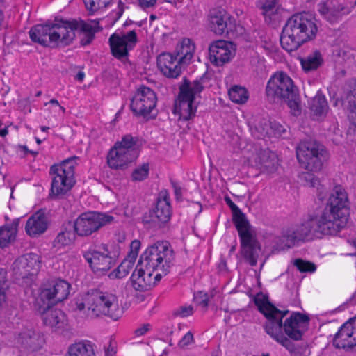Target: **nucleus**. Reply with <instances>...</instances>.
Returning a JSON list of instances; mask_svg holds the SVG:
<instances>
[{
	"label": "nucleus",
	"instance_id": "36",
	"mask_svg": "<svg viewBox=\"0 0 356 356\" xmlns=\"http://www.w3.org/2000/svg\"><path fill=\"white\" fill-rule=\"evenodd\" d=\"M229 99L238 104H245L249 99L248 90L241 86L234 85L228 91Z\"/></svg>",
	"mask_w": 356,
	"mask_h": 356
},
{
	"label": "nucleus",
	"instance_id": "47",
	"mask_svg": "<svg viewBox=\"0 0 356 356\" xmlns=\"http://www.w3.org/2000/svg\"><path fill=\"white\" fill-rule=\"evenodd\" d=\"M140 248V242L138 240H134L131 243L130 245V251L127 254V257L130 259H133L134 261L136 260V258L138 254L139 250Z\"/></svg>",
	"mask_w": 356,
	"mask_h": 356
},
{
	"label": "nucleus",
	"instance_id": "42",
	"mask_svg": "<svg viewBox=\"0 0 356 356\" xmlns=\"http://www.w3.org/2000/svg\"><path fill=\"white\" fill-rule=\"evenodd\" d=\"M307 177L310 180V186L316 188L318 198L319 200L323 201L327 197L326 188L320 183L319 179L316 178L313 175L308 174Z\"/></svg>",
	"mask_w": 356,
	"mask_h": 356
},
{
	"label": "nucleus",
	"instance_id": "63",
	"mask_svg": "<svg viewBox=\"0 0 356 356\" xmlns=\"http://www.w3.org/2000/svg\"><path fill=\"white\" fill-rule=\"evenodd\" d=\"M155 19H156V16H155V15H150V20H151V21H153V20H154Z\"/></svg>",
	"mask_w": 356,
	"mask_h": 356
},
{
	"label": "nucleus",
	"instance_id": "60",
	"mask_svg": "<svg viewBox=\"0 0 356 356\" xmlns=\"http://www.w3.org/2000/svg\"><path fill=\"white\" fill-rule=\"evenodd\" d=\"M8 134V130L7 127H5L2 129H0V136L5 137Z\"/></svg>",
	"mask_w": 356,
	"mask_h": 356
},
{
	"label": "nucleus",
	"instance_id": "10",
	"mask_svg": "<svg viewBox=\"0 0 356 356\" xmlns=\"http://www.w3.org/2000/svg\"><path fill=\"white\" fill-rule=\"evenodd\" d=\"M76 156L68 158L59 164L53 165L50 168L52 175L51 191L58 196L65 194L74 186V169L76 165Z\"/></svg>",
	"mask_w": 356,
	"mask_h": 356
},
{
	"label": "nucleus",
	"instance_id": "57",
	"mask_svg": "<svg viewBox=\"0 0 356 356\" xmlns=\"http://www.w3.org/2000/svg\"><path fill=\"white\" fill-rule=\"evenodd\" d=\"M84 77H85V73L82 71H80L76 74V75L75 76V79L79 82H82L83 81Z\"/></svg>",
	"mask_w": 356,
	"mask_h": 356
},
{
	"label": "nucleus",
	"instance_id": "22",
	"mask_svg": "<svg viewBox=\"0 0 356 356\" xmlns=\"http://www.w3.org/2000/svg\"><path fill=\"white\" fill-rule=\"evenodd\" d=\"M255 166L262 172L270 174L275 172L278 167L277 158L268 149L261 150L252 157Z\"/></svg>",
	"mask_w": 356,
	"mask_h": 356
},
{
	"label": "nucleus",
	"instance_id": "50",
	"mask_svg": "<svg viewBox=\"0 0 356 356\" xmlns=\"http://www.w3.org/2000/svg\"><path fill=\"white\" fill-rule=\"evenodd\" d=\"M124 10V5L121 1H119L117 9L113 12V15L115 17V21L118 20L121 17Z\"/></svg>",
	"mask_w": 356,
	"mask_h": 356
},
{
	"label": "nucleus",
	"instance_id": "55",
	"mask_svg": "<svg viewBox=\"0 0 356 356\" xmlns=\"http://www.w3.org/2000/svg\"><path fill=\"white\" fill-rule=\"evenodd\" d=\"M272 128L275 129V134H277L279 136H281L283 134L286 132V129L283 127L282 125L280 124L274 123L272 125Z\"/></svg>",
	"mask_w": 356,
	"mask_h": 356
},
{
	"label": "nucleus",
	"instance_id": "24",
	"mask_svg": "<svg viewBox=\"0 0 356 356\" xmlns=\"http://www.w3.org/2000/svg\"><path fill=\"white\" fill-rule=\"evenodd\" d=\"M48 227V218L42 211L33 213L26 221L25 231L26 234L35 237L43 234Z\"/></svg>",
	"mask_w": 356,
	"mask_h": 356
},
{
	"label": "nucleus",
	"instance_id": "31",
	"mask_svg": "<svg viewBox=\"0 0 356 356\" xmlns=\"http://www.w3.org/2000/svg\"><path fill=\"white\" fill-rule=\"evenodd\" d=\"M302 68L305 72H310L316 70L323 64L322 54L318 50H315L305 57L300 58Z\"/></svg>",
	"mask_w": 356,
	"mask_h": 356
},
{
	"label": "nucleus",
	"instance_id": "23",
	"mask_svg": "<svg viewBox=\"0 0 356 356\" xmlns=\"http://www.w3.org/2000/svg\"><path fill=\"white\" fill-rule=\"evenodd\" d=\"M153 213L158 222L161 224L166 223L170 220L172 210L170 202V195L166 190L159 193Z\"/></svg>",
	"mask_w": 356,
	"mask_h": 356
},
{
	"label": "nucleus",
	"instance_id": "30",
	"mask_svg": "<svg viewBox=\"0 0 356 356\" xmlns=\"http://www.w3.org/2000/svg\"><path fill=\"white\" fill-rule=\"evenodd\" d=\"M195 52V44L189 38H184L175 48V55L185 65L191 60Z\"/></svg>",
	"mask_w": 356,
	"mask_h": 356
},
{
	"label": "nucleus",
	"instance_id": "52",
	"mask_svg": "<svg viewBox=\"0 0 356 356\" xmlns=\"http://www.w3.org/2000/svg\"><path fill=\"white\" fill-rule=\"evenodd\" d=\"M67 241H68V240L66 238L65 233L61 232V233H59L57 235V236L56 237V238L54 240V244L65 245L67 243Z\"/></svg>",
	"mask_w": 356,
	"mask_h": 356
},
{
	"label": "nucleus",
	"instance_id": "40",
	"mask_svg": "<svg viewBox=\"0 0 356 356\" xmlns=\"http://www.w3.org/2000/svg\"><path fill=\"white\" fill-rule=\"evenodd\" d=\"M283 100L287 102L289 107L291 108V112L293 115L296 116L300 114V100L298 89L292 92L289 97H286V99Z\"/></svg>",
	"mask_w": 356,
	"mask_h": 356
},
{
	"label": "nucleus",
	"instance_id": "51",
	"mask_svg": "<svg viewBox=\"0 0 356 356\" xmlns=\"http://www.w3.org/2000/svg\"><path fill=\"white\" fill-rule=\"evenodd\" d=\"M151 328V325L149 323L144 324L141 327L137 328L134 333L136 336L140 337L146 334Z\"/></svg>",
	"mask_w": 356,
	"mask_h": 356
},
{
	"label": "nucleus",
	"instance_id": "19",
	"mask_svg": "<svg viewBox=\"0 0 356 356\" xmlns=\"http://www.w3.org/2000/svg\"><path fill=\"white\" fill-rule=\"evenodd\" d=\"M333 345L337 348H351L356 346V317L343 323L336 333Z\"/></svg>",
	"mask_w": 356,
	"mask_h": 356
},
{
	"label": "nucleus",
	"instance_id": "25",
	"mask_svg": "<svg viewBox=\"0 0 356 356\" xmlns=\"http://www.w3.org/2000/svg\"><path fill=\"white\" fill-rule=\"evenodd\" d=\"M15 266L26 275H33L38 273L41 266L40 257L35 253L24 254L15 262Z\"/></svg>",
	"mask_w": 356,
	"mask_h": 356
},
{
	"label": "nucleus",
	"instance_id": "59",
	"mask_svg": "<svg viewBox=\"0 0 356 356\" xmlns=\"http://www.w3.org/2000/svg\"><path fill=\"white\" fill-rule=\"evenodd\" d=\"M115 351L114 350L113 348L108 347L107 350H106V356H115Z\"/></svg>",
	"mask_w": 356,
	"mask_h": 356
},
{
	"label": "nucleus",
	"instance_id": "54",
	"mask_svg": "<svg viewBox=\"0 0 356 356\" xmlns=\"http://www.w3.org/2000/svg\"><path fill=\"white\" fill-rule=\"evenodd\" d=\"M140 6L143 8H149L155 6L157 0H138Z\"/></svg>",
	"mask_w": 356,
	"mask_h": 356
},
{
	"label": "nucleus",
	"instance_id": "34",
	"mask_svg": "<svg viewBox=\"0 0 356 356\" xmlns=\"http://www.w3.org/2000/svg\"><path fill=\"white\" fill-rule=\"evenodd\" d=\"M19 220H15L11 225L0 227V248L7 246L15 240Z\"/></svg>",
	"mask_w": 356,
	"mask_h": 356
},
{
	"label": "nucleus",
	"instance_id": "38",
	"mask_svg": "<svg viewBox=\"0 0 356 356\" xmlns=\"http://www.w3.org/2000/svg\"><path fill=\"white\" fill-rule=\"evenodd\" d=\"M78 24L79 27L75 31V33L79 30L82 34V37L80 41L81 44L82 46H86L90 44L95 37V31L92 26L90 24L85 22H78Z\"/></svg>",
	"mask_w": 356,
	"mask_h": 356
},
{
	"label": "nucleus",
	"instance_id": "13",
	"mask_svg": "<svg viewBox=\"0 0 356 356\" xmlns=\"http://www.w3.org/2000/svg\"><path fill=\"white\" fill-rule=\"evenodd\" d=\"M115 218L107 213L97 211L85 212L74 222V230L80 236H88L101 227L113 222Z\"/></svg>",
	"mask_w": 356,
	"mask_h": 356
},
{
	"label": "nucleus",
	"instance_id": "11",
	"mask_svg": "<svg viewBox=\"0 0 356 356\" xmlns=\"http://www.w3.org/2000/svg\"><path fill=\"white\" fill-rule=\"evenodd\" d=\"M327 156L324 147L315 140L301 141L296 147V156L300 166L309 171H318Z\"/></svg>",
	"mask_w": 356,
	"mask_h": 356
},
{
	"label": "nucleus",
	"instance_id": "61",
	"mask_svg": "<svg viewBox=\"0 0 356 356\" xmlns=\"http://www.w3.org/2000/svg\"><path fill=\"white\" fill-rule=\"evenodd\" d=\"M40 129H41L42 131L44 132V131H48L49 129V127H45V126H42L40 127Z\"/></svg>",
	"mask_w": 356,
	"mask_h": 356
},
{
	"label": "nucleus",
	"instance_id": "49",
	"mask_svg": "<svg viewBox=\"0 0 356 356\" xmlns=\"http://www.w3.org/2000/svg\"><path fill=\"white\" fill-rule=\"evenodd\" d=\"M194 309L193 306H183L181 307L177 312V314L181 317H187L193 314Z\"/></svg>",
	"mask_w": 356,
	"mask_h": 356
},
{
	"label": "nucleus",
	"instance_id": "3",
	"mask_svg": "<svg viewBox=\"0 0 356 356\" xmlns=\"http://www.w3.org/2000/svg\"><path fill=\"white\" fill-rule=\"evenodd\" d=\"M79 27L76 20H60L54 23L37 24L29 32L31 40L44 47L67 46L75 38V31Z\"/></svg>",
	"mask_w": 356,
	"mask_h": 356
},
{
	"label": "nucleus",
	"instance_id": "8",
	"mask_svg": "<svg viewBox=\"0 0 356 356\" xmlns=\"http://www.w3.org/2000/svg\"><path fill=\"white\" fill-rule=\"evenodd\" d=\"M202 78L193 81L186 78L179 85L178 102L175 104L174 111L179 115V119L187 121L195 115L197 106L194 105L195 99L200 96L204 89Z\"/></svg>",
	"mask_w": 356,
	"mask_h": 356
},
{
	"label": "nucleus",
	"instance_id": "48",
	"mask_svg": "<svg viewBox=\"0 0 356 356\" xmlns=\"http://www.w3.org/2000/svg\"><path fill=\"white\" fill-rule=\"evenodd\" d=\"M194 338L193 334L191 332H188L179 341V346L181 348H184L186 346L191 344L193 342Z\"/></svg>",
	"mask_w": 356,
	"mask_h": 356
},
{
	"label": "nucleus",
	"instance_id": "35",
	"mask_svg": "<svg viewBox=\"0 0 356 356\" xmlns=\"http://www.w3.org/2000/svg\"><path fill=\"white\" fill-rule=\"evenodd\" d=\"M309 107L314 115L318 118L322 117L327 112L328 109L325 97L318 92L312 99Z\"/></svg>",
	"mask_w": 356,
	"mask_h": 356
},
{
	"label": "nucleus",
	"instance_id": "44",
	"mask_svg": "<svg viewBox=\"0 0 356 356\" xmlns=\"http://www.w3.org/2000/svg\"><path fill=\"white\" fill-rule=\"evenodd\" d=\"M193 300L195 304L206 310L209 305V296L207 293L197 291L194 293Z\"/></svg>",
	"mask_w": 356,
	"mask_h": 356
},
{
	"label": "nucleus",
	"instance_id": "2",
	"mask_svg": "<svg viewBox=\"0 0 356 356\" xmlns=\"http://www.w3.org/2000/svg\"><path fill=\"white\" fill-rule=\"evenodd\" d=\"M255 304L266 318L264 325L266 332L287 350L295 353L296 345L291 340L302 339L307 328L309 318L300 313H293L283 323L282 319L289 313L288 310L278 309L264 298H256Z\"/></svg>",
	"mask_w": 356,
	"mask_h": 356
},
{
	"label": "nucleus",
	"instance_id": "28",
	"mask_svg": "<svg viewBox=\"0 0 356 356\" xmlns=\"http://www.w3.org/2000/svg\"><path fill=\"white\" fill-rule=\"evenodd\" d=\"M44 323L56 330L63 329L67 325V318L65 313L58 309H48L42 314Z\"/></svg>",
	"mask_w": 356,
	"mask_h": 356
},
{
	"label": "nucleus",
	"instance_id": "14",
	"mask_svg": "<svg viewBox=\"0 0 356 356\" xmlns=\"http://www.w3.org/2000/svg\"><path fill=\"white\" fill-rule=\"evenodd\" d=\"M296 89L293 80L286 73L277 72L268 81L266 94L268 100L274 103L286 99Z\"/></svg>",
	"mask_w": 356,
	"mask_h": 356
},
{
	"label": "nucleus",
	"instance_id": "12",
	"mask_svg": "<svg viewBox=\"0 0 356 356\" xmlns=\"http://www.w3.org/2000/svg\"><path fill=\"white\" fill-rule=\"evenodd\" d=\"M83 257L95 273H104L116 263L117 254L109 250L108 245L99 244L90 246L84 252Z\"/></svg>",
	"mask_w": 356,
	"mask_h": 356
},
{
	"label": "nucleus",
	"instance_id": "17",
	"mask_svg": "<svg viewBox=\"0 0 356 356\" xmlns=\"http://www.w3.org/2000/svg\"><path fill=\"white\" fill-rule=\"evenodd\" d=\"M71 285L63 280H56L46 284L41 289L39 299L49 308L65 300L69 294Z\"/></svg>",
	"mask_w": 356,
	"mask_h": 356
},
{
	"label": "nucleus",
	"instance_id": "1",
	"mask_svg": "<svg viewBox=\"0 0 356 356\" xmlns=\"http://www.w3.org/2000/svg\"><path fill=\"white\" fill-rule=\"evenodd\" d=\"M349 200L341 186L334 187L322 212L311 215L307 220L283 231L280 238L282 248H290L298 241L314 236L336 235L348 220Z\"/></svg>",
	"mask_w": 356,
	"mask_h": 356
},
{
	"label": "nucleus",
	"instance_id": "62",
	"mask_svg": "<svg viewBox=\"0 0 356 356\" xmlns=\"http://www.w3.org/2000/svg\"><path fill=\"white\" fill-rule=\"evenodd\" d=\"M166 2L173 3L175 5H177V0H165Z\"/></svg>",
	"mask_w": 356,
	"mask_h": 356
},
{
	"label": "nucleus",
	"instance_id": "37",
	"mask_svg": "<svg viewBox=\"0 0 356 356\" xmlns=\"http://www.w3.org/2000/svg\"><path fill=\"white\" fill-rule=\"evenodd\" d=\"M135 261H136L130 259L129 257H127L121 262L118 267L109 274V277L111 279H121L126 277L132 270Z\"/></svg>",
	"mask_w": 356,
	"mask_h": 356
},
{
	"label": "nucleus",
	"instance_id": "33",
	"mask_svg": "<svg viewBox=\"0 0 356 356\" xmlns=\"http://www.w3.org/2000/svg\"><path fill=\"white\" fill-rule=\"evenodd\" d=\"M225 201L232 210V221L236 230L250 225L245 215L241 211L238 207L230 200V198L226 197Z\"/></svg>",
	"mask_w": 356,
	"mask_h": 356
},
{
	"label": "nucleus",
	"instance_id": "15",
	"mask_svg": "<svg viewBox=\"0 0 356 356\" xmlns=\"http://www.w3.org/2000/svg\"><path fill=\"white\" fill-rule=\"evenodd\" d=\"M240 239V254L244 261L255 266L261 254V245L254 234L251 225L237 229Z\"/></svg>",
	"mask_w": 356,
	"mask_h": 356
},
{
	"label": "nucleus",
	"instance_id": "39",
	"mask_svg": "<svg viewBox=\"0 0 356 356\" xmlns=\"http://www.w3.org/2000/svg\"><path fill=\"white\" fill-rule=\"evenodd\" d=\"M256 5L262 10V15L266 19L268 17L270 19L271 16L275 13L277 10V0H257Z\"/></svg>",
	"mask_w": 356,
	"mask_h": 356
},
{
	"label": "nucleus",
	"instance_id": "6",
	"mask_svg": "<svg viewBox=\"0 0 356 356\" xmlns=\"http://www.w3.org/2000/svg\"><path fill=\"white\" fill-rule=\"evenodd\" d=\"M175 259L172 245L163 241L149 245L141 255L140 262L145 268L165 276L169 273Z\"/></svg>",
	"mask_w": 356,
	"mask_h": 356
},
{
	"label": "nucleus",
	"instance_id": "20",
	"mask_svg": "<svg viewBox=\"0 0 356 356\" xmlns=\"http://www.w3.org/2000/svg\"><path fill=\"white\" fill-rule=\"evenodd\" d=\"M184 64L174 54L162 53L157 57V66L167 78L177 79L182 73Z\"/></svg>",
	"mask_w": 356,
	"mask_h": 356
},
{
	"label": "nucleus",
	"instance_id": "41",
	"mask_svg": "<svg viewBox=\"0 0 356 356\" xmlns=\"http://www.w3.org/2000/svg\"><path fill=\"white\" fill-rule=\"evenodd\" d=\"M112 0H83L86 9L91 13L108 6Z\"/></svg>",
	"mask_w": 356,
	"mask_h": 356
},
{
	"label": "nucleus",
	"instance_id": "46",
	"mask_svg": "<svg viewBox=\"0 0 356 356\" xmlns=\"http://www.w3.org/2000/svg\"><path fill=\"white\" fill-rule=\"evenodd\" d=\"M327 130L330 134L333 135L332 140L336 144H338L341 141L342 137L341 131L339 128L337 122H333L328 128Z\"/></svg>",
	"mask_w": 356,
	"mask_h": 356
},
{
	"label": "nucleus",
	"instance_id": "29",
	"mask_svg": "<svg viewBox=\"0 0 356 356\" xmlns=\"http://www.w3.org/2000/svg\"><path fill=\"white\" fill-rule=\"evenodd\" d=\"M343 2L339 3L337 6H334V12L327 8H323L321 10V13L325 17L333 23L337 21L341 15L348 14L351 10L356 6V0H342Z\"/></svg>",
	"mask_w": 356,
	"mask_h": 356
},
{
	"label": "nucleus",
	"instance_id": "43",
	"mask_svg": "<svg viewBox=\"0 0 356 356\" xmlns=\"http://www.w3.org/2000/svg\"><path fill=\"white\" fill-rule=\"evenodd\" d=\"M149 166L148 163H143L136 168L131 174V178L135 181H141L145 179L149 174Z\"/></svg>",
	"mask_w": 356,
	"mask_h": 356
},
{
	"label": "nucleus",
	"instance_id": "32",
	"mask_svg": "<svg viewBox=\"0 0 356 356\" xmlns=\"http://www.w3.org/2000/svg\"><path fill=\"white\" fill-rule=\"evenodd\" d=\"M95 346L90 341L75 343L68 348V356H96Z\"/></svg>",
	"mask_w": 356,
	"mask_h": 356
},
{
	"label": "nucleus",
	"instance_id": "4",
	"mask_svg": "<svg viewBox=\"0 0 356 356\" xmlns=\"http://www.w3.org/2000/svg\"><path fill=\"white\" fill-rule=\"evenodd\" d=\"M76 309L84 311L90 318L108 316L113 320L120 318L122 312L116 296L99 290H91L75 301Z\"/></svg>",
	"mask_w": 356,
	"mask_h": 356
},
{
	"label": "nucleus",
	"instance_id": "5",
	"mask_svg": "<svg viewBox=\"0 0 356 356\" xmlns=\"http://www.w3.org/2000/svg\"><path fill=\"white\" fill-rule=\"evenodd\" d=\"M317 31L316 23L307 13L293 15L283 28L281 46L288 52L296 51L303 43L314 38Z\"/></svg>",
	"mask_w": 356,
	"mask_h": 356
},
{
	"label": "nucleus",
	"instance_id": "56",
	"mask_svg": "<svg viewBox=\"0 0 356 356\" xmlns=\"http://www.w3.org/2000/svg\"><path fill=\"white\" fill-rule=\"evenodd\" d=\"M6 289L3 286L0 287V305L6 300Z\"/></svg>",
	"mask_w": 356,
	"mask_h": 356
},
{
	"label": "nucleus",
	"instance_id": "58",
	"mask_svg": "<svg viewBox=\"0 0 356 356\" xmlns=\"http://www.w3.org/2000/svg\"><path fill=\"white\" fill-rule=\"evenodd\" d=\"M49 103L51 104H54V105H56V106H59V108L63 111V112H65V108L59 104V102H58L57 99H52L49 101Z\"/></svg>",
	"mask_w": 356,
	"mask_h": 356
},
{
	"label": "nucleus",
	"instance_id": "64",
	"mask_svg": "<svg viewBox=\"0 0 356 356\" xmlns=\"http://www.w3.org/2000/svg\"><path fill=\"white\" fill-rule=\"evenodd\" d=\"M42 95V91H38L35 94V97H40Z\"/></svg>",
	"mask_w": 356,
	"mask_h": 356
},
{
	"label": "nucleus",
	"instance_id": "27",
	"mask_svg": "<svg viewBox=\"0 0 356 356\" xmlns=\"http://www.w3.org/2000/svg\"><path fill=\"white\" fill-rule=\"evenodd\" d=\"M229 15L223 10L214 8L209 13V28L216 35H221L227 31Z\"/></svg>",
	"mask_w": 356,
	"mask_h": 356
},
{
	"label": "nucleus",
	"instance_id": "7",
	"mask_svg": "<svg viewBox=\"0 0 356 356\" xmlns=\"http://www.w3.org/2000/svg\"><path fill=\"white\" fill-rule=\"evenodd\" d=\"M140 141L130 134L124 136L121 140L115 143L110 149L106 162L113 170H123L134 162L139 156Z\"/></svg>",
	"mask_w": 356,
	"mask_h": 356
},
{
	"label": "nucleus",
	"instance_id": "26",
	"mask_svg": "<svg viewBox=\"0 0 356 356\" xmlns=\"http://www.w3.org/2000/svg\"><path fill=\"white\" fill-rule=\"evenodd\" d=\"M17 343L26 350L33 352L42 347L44 338L40 332L27 330L19 334Z\"/></svg>",
	"mask_w": 356,
	"mask_h": 356
},
{
	"label": "nucleus",
	"instance_id": "18",
	"mask_svg": "<svg viewBox=\"0 0 356 356\" xmlns=\"http://www.w3.org/2000/svg\"><path fill=\"white\" fill-rule=\"evenodd\" d=\"M163 275L155 273L148 268H136L133 272L129 282L135 291H145L152 289L161 279Z\"/></svg>",
	"mask_w": 356,
	"mask_h": 356
},
{
	"label": "nucleus",
	"instance_id": "9",
	"mask_svg": "<svg viewBox=\"0 0 356 356\" xmlns=\"http://www.w3.org/2000/svg\"><path fill=\"white\" fill-rule=\"evenodd\" d=\"M130 26L138 28L140 24L132 20H127L122 29L117 30L109 39V44L113 56L118 59L127 58L129 51L132 50L138 42V35L136 29H127Z\"/></svg>",
	"mask_w": 356,
	"mask_h": 356
},
{
	"label": "nucleus",
	"instance_id": "45",
	"mask_svg": "<svg viewBox=\"0 0 356 356\" xmlns=\"http://www.w3.org/2000/svg\"><path fill=\"white\" fill-rule=\"evenodd\" d=\"M294 265L300 272L313 273L316 270V266L309 261H306L300 259L294 261Z\"/></svg>",
	"mask_w": 356,
	"mask_h": 356
},
{
	"label": "nucleus",
	"instance_id": "53",
	"mask_svg": "<svg viewBox=\"0 0 356 356\" xmlns=\"http://www.w3.org/2000/svg\"><path fill=\"white\" fill-rule=\"evenodd\" d=\"M175 195L177 200H180L182 197V188L175 181H171Z\"/></svg>",
	"mask_w": 356,
	"mask_h": 356
},
{
	"label": "nucleus",
	"instance_id": "16",
	"mask_svg": "<svg viewBox=\"0 0 356 356\" xmlns=\"http://www.w3.org/2000/svg\"><path fill=\"white\" fill-rule=\"evenodd\" d=\"M157 102L156 93L149 87H139L133 96L130 108L136 115L147 117L155 109Z\"/></svg>",
	"mask_w": 356,
	"mask_h": 356
},
{
	"label": "nucleus",
	"instance_id": "21",
	"mask_svg": "<svg viewBox=\"0 0 356 356\" xmlns=\"http://www.w3.org/2000/svg\"><path fill=\"white\" fill-rule=\"evenodd\" d=\"M209 52L210 61L217 66H221L229 62L235 54L233 44L222 40L211 43Z\"/></svg>",
	"mask_w": 356,
	"mask_h": 356
}]
</instances>
